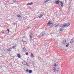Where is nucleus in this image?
<instances>
[{"label": "nucleus", "mask_w": 74, "mask_h": 74, "mask_svg": "<svg viewBox=\"0 0 74 74\" xmlns=\"http://www.w3.org/2000/svg\"><path fill=\"white\" fill-rule=\"evenodd\" d=\"M70 23H67L66 24H64L61 25L60 26V27H62L61 28L60 31L62 32V31L63 30V28L64 27H67L69 26H70Z\"/></svg>", "instance_id": "1"}, {"label": "nucleus", "mask_w": 74, "mask_h": 74, "mask_svg": "<svg viewBox=\"0 0 74 74\" xmlns=\"http://www.w3.org/2000/svg\"><path fill=\"white\" fill-rule=\"evenodd\" d=\"M53 24L52 23V21H50L47 23V26H52Z\"/></svg>", "instance_id": "2"}, {"label": "nucleus", "mask_w": 74, "mask_h": 74, "mask_svg": "<svg viewBox=\"0 0 74 74\" xmlns=\"http://www.w3.org/2000/svg\"><path fill=\"white\" fill-rule=\"evenodd\" d=\"M22 63L24 65H25V66H27L28 65V64H27V63H26V62L25 61L22 62Z\"/></svg>", "instance_id": "3"}, {"label": "nucleus", "mask_w": 74, "mask_h": 74, "mask_svg": "<svg viewBox=\"0 0 74 74\" xmlns=\"http://www.w3.org/2000/svg\"><path fill=\"white\" fill-rule=\"evenodd\" d=\"M54 66L55 67H56V66H59V63L57 62L56 63V64H53Z\"/></svg>", "instance_id": "4"}, {"label": "nucleus", "mask_w": 74, "mask_h": 74, "mask_svg": "<svg viewBox=\"0 0 74 74\" xmlns=\"http://www.w3.org/2000/svg\"><path fill=\"white\" fill-rule=\"evenodd\" d=\"M55 3L56 4H58L60 3V1L59 0H58L57 1H55Z\"/></svg>", "instance_id": "5"}, {"label": "nucleus", "mask_w": 74, "mask_h": 74, "mask_svg": "<svg viewBox=\"0 0 74 74\" xmlns=\"http://www.w3.org/2000/svg\"><path fill=\"white\" fill-rule=\"evenodd\" d=\"M74 42V40L73 39H72L70 42L71 44L72 45V44H73V43Z\"/></svg>", "instance_id": "6"}, {"label": "nucleus", "mask_w": 74, "mask_h": 74, "mask_svg": "<svg viewBox=\"0 0 74 74\" xmlns=\"http://www.w3.org/2000/svg\"><path fill=\"white\" fill-rule=\"evenodd\" d=\"M66 41L65 39L64 40V41H63L62 42V44L65 45V44H66Z\"/></svg>", "instance_id": "7"}, {"label": "nucleus", "mask_w": 74, "mask_h": 74, "mask_svg": "<svg viewBox=\"0 0 74 74\" xmlns=\"http://www.w3.org/2000/svg\"><path fill=\"white\" fill-rule=\"evenodd\" d=\"M59 25H60V24H56V25H55V27H58V26Z\"/></svg>", "instance_id": "8"}, {"label": "nucleus", "mask_w": 74, "mask_h": 74, "mask_svg": "<svg viewBox=\"0 0 74 74\" xmlns=\"http://www.w3.org/2000/svg\"><path fill=\"white\" fill-rule=\"evenodd\" d=\"M43 16V15L42 14L40 15H39L38 16V18H41Z\"/></svg>", "instance_id": "9"}, {"label": "nucleus", "mask_w": 74, "mask_h": 74, "mask_svg": "<svg viewBox=\"0 0 74 74\" xmlns=\"http://www.w3.org/2000/svg\"><path fill=\"white\" fill-rule=\"evenodd\" d=\"M17 56H18V58H21V54H18Z\"/></svg>", "instance_id": "10"}, {"label": "nucleus", "mask_w": 74, "mask_h": 74, "mask_svg": "<svg viewBox=\"0 0 74 74\" xmlns=\"http://www.w3.org/2000/svg\"><path fill=\"white\" fill-rule=\"evenodd\" d=\"M60 3L61 4L60 5H61L62 7H63V3L62 2V1L60 2Z\"/></svg>", "instance_id": "11"}, {"label": "nucleus", "mask_w": 74, "mask_h": 74, "mask_svg": "<svg viewBox=\"0 0 74 74\" xmlns=\"http://www.w3.org/2000/svg\"><path fill=\"white\" fill-rule=\"evenodd\" d=\"M17 16L18 17V18H21V15L20 14H18L17 15Z\"/></svg>", "instance_id": "12"}, {"label": "nucleus", "mask_w": 74, "mask_h": 74, "mask_svg": "<svg viewBox=\"0 0 74 74\" xmlns=\"http://www.w3.org/2000/svg\"><path fill=\"white\" fill-rule=\"evenodd\" d=\"M44 34H45V33H41V36H44Z\"/></svg>", "instance_id": "13"}, {"label": "nucleus", "mask_w": 74, "mask_h": 74, "mask_svg": "<svg viewBox=\"0 0 74 74\" xmlns=\"http://www.w3.org/2000/svg\"><path fill=\"white\" fill-rule=\"evenodd\" d=\"M33 56H34L33 54L32 53H31V57H33Z\"/></svg>", "instance_id": "14"}, {"label": "nucleus", "mask_w": 74, "mask_h": 74, "mask_svg": "<svg viewBox=\"0 0 74 74\" xmlns=\"http://www.w3.org/2000/svg\"><path fill=\"white\" fill-rule=\"evenodd\" d=\"M29 73H32V70H30L29 71Z\"/></svg>", "instance_id": "15"}, {"label": "nucleus", "mask_w": 74, "mask_h": 74, "mask_svg": "<svg viewBox=\"0 0 74 74\" xmlns=\"http://www.w3.org/2000/svg\"><path fill=\"white\" fill-rule=\"evenodd\" d=\"M54 71L55 72H58V71L57 70H56V69H54Z\"/></svg>", "instance_id": "16"}, {"label": "nucleus", "mask_w": 74, "mask_h": 74, "mask_svg": "<svg viewBox=\"0 0 74 74\" xmlns=\"http://www.w3.org/2000/svg\"><path fill=\"white\" fill-rule=\"evenodd\" d=\"M29 36H32V33H30L29 34Z\"/></svg>", "instance_id": "17"}, {"label": "nucleus", "mask_w": 74, "mask_h": 74, "mask_svg": "<svg viewBox=\"0 0 74 74\" xmlns=\"http://www.w3.org/2000/svg\"><path fill=\"white\" fill-rule=\"evenodd\" d=\"M8 51H11V50L10 49H7Z\"/></svg>", "instance_id": "18"}, {"label": "nucleus", "mask_w": 74, "mask_h": 74, "mask_svg": "<svg viewBox=\"0 0 74 74\" xmlns=\"http://www.w3.org/2000/svg\"><path fill=\"white\" fill-rule=\"evenodd\" d=\"M26 55H29V53L27 52H26L25 53Z\"/></svg>", "instance_id": "19"}, {"label": "nucleus", "mask_w": 74, "mask_h": 74, "mask_svg": "<svg viewBox=\"0 0 74 74\" xmlns=\"http://www.w3.org/2000/svg\"><path fill=\"white\" fill-rule=\"evenodd\" d=\"M31 40H32V36H29Z\"/></svg>", "instance_id": "20"}, {"label": "nucleus", "mask_w": 74, "mask_h": 74, "mask_svg": "<svg viewBox=\"0 0 74 74\" xmlns=\"http://www.w3.org/2000/svg\"><path fill=\"white\" fill-rule=\"evenodd\" d=\"M32 4H33V3L31 2V3H29V5H32Z\"/></svg>", "instance_id": "21"}, {"label": "nucleus", "mask_w": 74, "mask_h": 74, "mask_svg": "<svg viewBox=\"0 0 74 74\" xmlns=\"http://www.w3.org/2000/svg\"><path fill=\"white\" fill-rule=\"evenodd\" d=\"M48 1H49V0H46L45 1V2H48Z\"/></svg>", "instance_id": "22"}, {"label": "nucleus", "mask_w": 74, "mask_h": 74, "mask_svg": "<svg viewBox=\"0 0 74 74\" xmlns=\"http://www.w3.org/2000/svg\"><path fill=\"white\" fill-rule=\"evenodd\" d=\"M66 47H69V45H66Z\"/></svg>", "instance_id": "23"}, {"label": "nucleus", "mask_w": 74, "mask_h": 74, "mask_svg": "<svg viewBox=\"0 0 74 74\" xmlns=\"http://www.w3.org/2000/svg\"><path fill=\"white\" fill-rule=\"evenodd\" d=\"M12 48H15V47H14V46H13V47H12Z\"/></svg>", "instance_id": "24"}, {"label": "nucleus", "mask_w": 74, "mask_h": 74, "mask_svg": "<svg viewBox=\"0 0 74 74\" xmlns=\"http://www.w3.org/2000/svg\"><path fill=\"white\" fill-rule=\"evenodd\" d=\"M13 1L14 2H15V1H16V0H14Z\"/></svg>", "instance_id": "25"}, {"label": "nucleus", "mask_w": 74, "mask_h": 74, "mask_svg": "<svg viewBox=\"0 0 74 74\" xmlns=\"http://www.w3.org/2000/svg\"><path fill=\"white\" fill-rule=\"evenodd\" d=\"M27 5H30V3H28L27 4Z\"/></svg>", "instance_id": "26"}, {"label": "nucleus", "mask_w": 74, "mask_h": 74, "mask_svg": "<svg viewBox=\"0 0 74 74\" xmlns=\"http://www.w3.org/2000/svg\"><path fill=\"white\" fill-rule=\"evenodd\" d=\"M26 71H27V72H28V69H27V70H26Z\"/></svg>", "instance_id": "27"}, {"label": "nucleus", "mask_w": 74, "mask_h": 74, "mask_svg": "<svg viewBox=\"0 0 74 74\" xmlns=\"http://www.w3.org/2000/svg\"><path fill=\"white\" fill-rule=\"evenodd\" d=\"M7 30H8V32H9V29H8Z\"/></svg>", "instance_id": "28"}, {"label": "nucleus", "mask_w": 74, "mask_h": 74, "mask_svg": "<svg viewBox=\"0 0 74 74\" xmlns=\"http://www.w3.org/2000/svg\"><path fill=\"white\" fill-rule=\"evenodd\" d=\"M5 33V32H2V33H3H3Z\"/></svg>", "instance_id": "29"}, {"label": "nucleus", "mask_w": 74, "mask_h": 74, "mask_svg": "<svg viewBox=\"0 0 74 74\" xmlns=\"http://www.w3.org/2000/svg\"><path fill=\"white\" fill-rule=\"evenodd\" d=\"M67 45H69V43H68Z\"/></svg>", "instance_id": "30"}, {"label": "nucleus", "mask_w": 74, "mask_h": 74, "mask_svg": "<svg viewBox=\"0 0 74 74\" xmlns=\"http://www.w3.org/2000/svg\"><path fill=\"white\" fill-rule=\"evenodd\" d=\"M25 49V48L24 47V48H23V49Z\"/></svg>", "instance_id": "31"}, {"label": "nucleus", "mask_w": 74, "mask_h": 74, "mask_svg": "<svg viewBox=\"0 0 74 74\" xmlns=\"http://www.w3.org/2000/svg\"><path fill=\"white\" fill-rule=\"evenodd\" d=\"M11 49H12V48H10V49H10V50H11Z\"/></svg>", "instance_id": "32"}]
</instances>
